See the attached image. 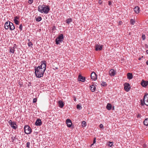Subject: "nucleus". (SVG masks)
I'll return each mask as SVG.
<instances>
[{
  "label": "nucleus",
  "instance_id": "1",
  "mask_svg": "<svg viewBox=\"0 0 148 148\" xmlns=\"http://www.w3.org/2000/svg\"><path fill=\"white\" fill-rule=\"evenodd\" d=\"M46 62L43 60L41 62L40 65L35 67V74L37 77L40 78L43 77L44 72L46 69Z\"/></svg>",
  "mask_w": 148,
  "mask_h": 148
},
{
  "label": "nucleus",
  "instance_id": "2",
  "mask_svg": "<svg viewBox=\"0 0 148 148\" xmlns=\"http://www.w3.org/2000/svg\"><path fill=\"white\" fill-rule=\"evenodd\" d=\"M38 10L41 13L44 12L45 14H47L49 11L50 8L48 6L43 5L38 6Z\"/></svg>",
  "mask_w": 148,
  "mask_h": 148
},
{
  "label": "nucleus",
  "instance_id": "3",
  "mask_svg": "<svg viewBox=\"0 0 148 148\" xmlns=\"http://www.w3.org/2000/svg\"><path fill=\"white\" fill-rule=\"evenodd\" d=\"M64 38L63 35L61 34L55 39L56 44V45H58L62 42L63 41Z\"/></svg>",
  "mask_w": 148,
  "mask_h": 148
},
{
  "label": "nucleus",
  "instance_id": "4",
  "mask_svg": "<svg viewBox=\"0 0 148 148\" xmlns=\"http://www.w3.org/2000/svg\"><path fill=\"white\" fill-rule=\"evenodd\" d=\"M143 102L142 100H141V104L142 105H143L144 104L147 106H148V94L145 95L144 97Z\"/></svg>",
  "mask_w": 148,
  "mask_h": 148
},
{
  "label": "nucleus",
  "instance_id": "5",
  "mask_svg": "<svg viewBox=\"0 0 148 148\" xmlns=\"http://www.w3.org/2000/svg\"><path fill=\"white\" fill-rule=\"evenodd\" d=\"M24 129L25 133L27 134H30L32 132V129L28 125L25 126Z\"/></svg>",
  "mask_w": 148,
  "mask_h": 148
},
{
  "label": "nucleus",
  "instance_id": "6",
  "mask_svg": "<svg viewBox=\"0 0 148 148\" xmlns=\"http://www.w3.org/2000/svg\"><path fill=\"white\" fill-rule=\"evenodd\" d=\"M8 123L13 129L16 130L17 128V125L16 122L14 121L12 122L11 120H10L8 121Z\"/></svg>",
  "mask_w": 148,
  "mask_h": 148
},
{
  "label": "nucleus",
  "instance_id": "7",
  "mask_svg": "<svg viewBox=\"0 0 148 148\" xmlns=\"http://www.w3.org/2000/svg\"><path fill=\"white\" fill-rule=\"evenodd\" d=\"M124 88L125 91L127 92L129 91L130 88V86L128 83H126L124 84Z\"/></svg>",
  "mask_w": 148,
  "mask_h": 148
},
{
  "label": "nucleus",
  "instance_id": "8",
  "mask_svg": "<svg viewBox=\"0 0 148 148\" xmlns=\"http://www.w3.org/2000/svg\"><path fill=\"white\" fill-rule=\"evenodd\" d=\"M102 45L96 44L95 46V50L96 51L101 50L102 49Z\"/></svg>",
  "mask_w": 148,
  "mask_h": 148
},
{
  "label": "nucleus",
  "instance_id": "9",
  "mask_svg": "<svg viewBox=\"0 0 148 148\" xmlns=\"http://www.w3.org/2000/svg\"><path fill=\"white\" fill-rule=\"evenodd\" d=\"M66 123L68 127H71L72 123L70 119H67L66 120Z\"/></svg>",
  "mask_w": 148,
  "mask_h": 148
},
{
  "label": "nucleus",
  "instance_id": "10",
  "mask_svg": "<svg viewBox=\"0 0 148 148\" xmlns=\"http://www.w3.org/2000/svg\"><path fill=\"white\" fill-rule=\"evenodd\" d=\"M91 79L94 80H95L97 79V75L95 72H93L91 73Z\"/></svg>",
  "mask_w": 148,
  "mask_h": 148
},
{
  "label": "nucleus",
  "instance_id": "11",
  "mask_svg": "<svg viewBox=\"0 0 148 148\" xmlns=\"http://www.w3.org/2000/svg\"><path fill=\"white\" fill-rule=\"evenodd\" d=\"M85 77L82 76L81 75H79L78 77V80L79 81H81L84 82L85 81Z\"/></svg>",
  "mask_w": 148,
  "mask_h": 148
},
{
  "label": "nucleus",
  "instance_id": "12",
  "mask_svg": "<svg viewBox=\"0 0 148 148\" xmlns=\"http://www.w3.org/2000/svg\"><path fill=\"white\" fill-rule=\"evenodd\" d=\"M35 124L36 126H40L42 125V122L41 120L38 119H37L35 122Z\"/></svg>",
  "mask_w": 148,
  "mask_h": 148
},
{
  "label": "nucleus",
  "instance_id": "13",
  "mask_svg": "<svg viewBox=\"0 0 148 148\" xmlns=\"http://www.w3.org/2000/svg\"><path fill=\"white\" fill-rule=\"evenodd\" d=\"M11 22L10 21H7L5 24V28L6 29H9V25H10Z\"/></svg>",
  "mask_w": 148,
  "mask_h": 148
},
{
  "label": "nucleus",
  "instance_id": "14",
  "mask_svg": "<svg viewBox=\"0 0 148 148\" xmlns=\"http://www.w3.org/2000/svg\"><path fill=\"white\" fill-rule=\"evenodd\" d=\"M141 84L143 87H145L148 85V81H142Z\"/></svg>",
  "mask_w": 148,
  "mask_h": 148
},
{
  "label": "nucleus",
  "instance_id": "15",
  "mask_svg": "<svg viewBox=\"0 0 148 148\" xmlns=\"http://www.w3.org/2000/svg\"><path fill=\"white\" fill-rule=\"evenodd\" d=\"M58 106L60 108H62L64 106L63 102L61 100H60L58 102Z\"/></svg>",
  "mask_w": 148,
  "mask_h": 148
},
{
  "label": "nucleus",
  "instance_id": "16",
  "mask_svg": "<svg viewBox=\"0 0 148 148\" xmlns=\"http://www.w3.org/2000/svg\"><path fill=\"white\" fill-rule=\"evenodd\" d=\"M134 10L135 13L138 14L140 12V8L138 6H136L134 8Z\"/></svg>",
  "mask_w": 148,
  "mask_h": 148
},
{
  "label": "nucleus",
  "instance_id": "17",
  "mask_svg": "<svg viewBox=\"0 0 148 148\" xmlns=\"http://www.w3.org/2000/svg\"><path fill=\"white\" fill-rule=\"evenodd\" d=\"M90 89L92 92H94L95 89V86L93 85H91L90 86Z\"/></svg>",
  "mask_w": 148,
  "mask_h": 148
},
{
  "label": "nucleus",
  "instance_id": "18",
  "mask_svg": "<svg viewBox=\"0 0 148 148\" xmlns=\"http://www.w3.org/2000/svg\"><path fill=\"white\" fill-rule=\"evenodd\" d=\"M10 25V30H12L15 29V26H14V25L12 23V22L11 23Z\"/></svg>",
  "mask_w": 148,
  "mask_h": 148
},
{
  "label": "nucleus",
  "instance_id": "19",
  "mask_svg": "<svg viewBox=\"0 0 148 148\" xmlns=\"http://www.w3.org/2000/svg\"><path fill=\"white\" fill-rule=\"evenodd\" d=\"M127 78L129 79H130L133 78V76L132 73H128L127 74Z\"/></svg>",
  "mask_w": 148,
  "mask_h": 148
},
{
  "label": "nucleus",
  "instance_id": "20",
  "mask_svg": "<svg viewBox=\"0 0 148 148\" xmlns=\"http://www.w3.org/2000/svg\"><path fill=\"white\" fill-rule=\"evenodd\" d=\"M56 64H57L56 63H54L53 65V69L55 70L57 69H58V66H56Z\"/></svg>",
  "mask_w": 148,
  "mask_h": 148
},
{
  "label": "nucleus",
  "instance_id": "21",
  "mask_svg": "<svg viewBox=\"0 0 148 148\" xmlns=\"http://www.w3.org/2000/svg\"><path fill=\"white\" fill-rule=\"evenodd\" d=\"M116 73V71L113 69H112V76H114Z\"/></svg>",
  "mask_w": 148,
  "mask_h": 148
},
{
  "label": "nucleus",
  "instance_id": "22",
  "mask_svg": "<svg viewBox=\"0 0 148 148\" xmlns=\"http://www.w3.org/2000/svg\"><path fill=\"white\" fill-rule=\"evenodd\" d=\"M72 21V19L71 18H69L66 20V23L67 24H69Z\"/></svg>",
  "mask_w": 148,
  "mask_h": 148
},
{
  "label": "nucleus",
  "instance_id": "23",
  "mask_svg": "<svg viewBox=\"0 0 148 148\" xmlns=\"http://www.w3.org/2000/svg\"><path fill=\"white\" fill-rule=\"evenodd\" d=\"M143 123L146 126H148V119H145Z\"/></svg>",
  "mask_w": 148,
  "mask_h": 148
},
{
  "label": "nucleus",
  "instance_id": "24",
  "mask_svg": "<svg viewBox=\"0 0 148 148\" xmlns=\"http://www.w3.org/2000/svg\"><path fill=\"white\" fill-rule=\"evenodd\" d=\"M106 108L108 110H111V104L108 103L106 106Z\"/></svg>",
  "mask_w": 148,
  "mask_h": 148
},
{
  "label": "nucleus",
  "instance_id": "25",
  "mask_svg": "<svg viewBox=\"0 0 148 148\" xmlns=\"http://www.w3.org/2000/svg\"><path fill=\"white\" fill-rule=\"evenodd\" d=\"M42 20V18L40 16H38L37 18H36V21L37 22H39Z\"/></svg>",
  "mask_w": 148,
  "mask_h": 148
},
{
  "label": "nucleus",
  "instance_id": "26",
  "mask_svg": "<svg viewBox=\"0 0 148 148\" xmlns=\"http://www.w3.org/2000/svg\"><path fill=\"white\" fill-rule=\"evenodd\" d=\"M15 51L14 49L12 48V47H11L10 48V52L12 53H14V52Z\"/></svg>",
  "mask_w": 148,
  "mask_h": 148
},
{
  "label": "nucleus",
  "instance_id": "27",
  "mask_svg": "<svg viewBox=\"0 0 148 148\" xmlns=\"http://www.w3.org/2000/svg\"><path fill=\"white\" fill-rule=\"evenodd\" d=\"M16 136L15 137H11V139L12 140V142H14V140L16 139L18 140V138L17 137H16Z\"/></svg>",
  "mask_w": 148,
  "mask_h": 148
},
{
  "label": "nucleus",
  "instance_id": "28",
  "mask_svg": "<svg viewBox=\"0 0 148 148\" xmlns=\"http://www.w3.org/2000/svg\"><path fill=\"white\" fill-rule=\"evenodd\" d=\"M14 22L16 25H18L19 22L18 20L16 19H14Z\"/></svg>",
  "mask_w": 148,
  "mask_h": 148
},
{
  "label": "nucleus",
  "instance_id": "29",
  "mask_svg": "<svg viewBox=\"0 0 148 148\" xmlns=\"http://www.w3.org/2000/svg\"><path fill=\"white\" fill-rule=\"evenodd\" d=\"M101 85L102 86H106V82H102V83H101Z\"/></svg>",
  "mask_w": 148,
  "mask_h": 148
},
{
  "label": "nucleus",
  "instance_id": "30",
  "mask_svg": "<svg viewBox=\"0 0 148 148\" xmlns=\"http://www.w3.org/2000/svg\"><path fill=\"white\" fill-rule=\"evenodd\" d=\"M77 108L79 110H81L82 108L81 106L80 105L78 104L77 105Z\"/></svg>",
  "mask_w": 148,
  "mask_h": 148
},
{
  "label": "nucleus",
  "instance_id": "31",
  "mask_svg": "<svg viewBox=\"0 0 148 148\" xmlns=\"http://www.w3.org/2000/svg\"><path fill=\"white\" fill-rule=\"evenodd\" d=\"M28 45L29 47H32V46L33 45V44L31 42H30L28 43Z\"/></svg>",
  "mask_w": 148,
  "mask_h": 148
},
{
  "label": "nucleus",
  "instance_id": "32",
  "mask_svg": "<svg viewBox=\"0 0 148 148\" xmlns=\"http://www.w3.org/2000/svg\"><path fill=\"white\" fill-rule=\"evenodd\" d=\"M30 143L29 142H27L26 143V147L29 148L30 147Z\"/></svg>",
  "mask_w": 148,
  "mask_h": 148
},
{
  "label": "nucleus",
  "instance_id": "33",
  "mask_svg": "<svg viewBox=\"0 0 148 148\" xmlns=\"http://www.w3.org/2000/svg\"><path fill=\"white\" fill-rule=\"evenodd\" d=\"M82 126L84 127L86 125V122L85 121H83L82 123Z\"/></svg>",
  "mask_w": 148,
  "mask_h": 148
},
{
  "label": "nucleus",
  "instance_id": "34",
  "mask_svg": "<svg viewBox=\"0 0 148 148\" xmlns=\"http://www.w3.org/2000/svg\"><path fill=\"white\" fill-rule=\"evenodd\" d=\"M96 138L95 137L94 138L93 141V143L91 144V146L92 145L94 144L96 142Z\"/></svg>",
  "mask_w": 148,
  "mask_h": 148
},
{
  "label": "nucleus",
  "instance_id": "35",
  "mask_svg": "<svg viewBox=\"0 0 148 148\" xmlns=\"http://www.w3.org/2000/svg\"><path fill=\"white\" fill-rule=\"evenodd\" d=\"M23 26L22 24H21L19 27V28L20 30L21 31L22 30Z\"/></svg>",
  "mask_w": 148,
  "mask_h": 148
},
{
  "label": "nucleus",
  "instance_id": "36",
  "mask_svg": "<svg viewBox=\"0 0 148 148\" xmlns=\"http://www.w3.org/2000/svg\"><path fill=\"white\" fill-rule=\"evenodd\" d=\"M130 22L131 24L133 25L135 23V21L133 19H131Z\"/></svg>",
  "mask_w": 148,
  "mask_h": 148
},
{
  "label": "nucleus",
  "instance_id": "37",
  "mask_svg": "<svg viewBox=\"0 0 148 148\" xmlns=\"http://www.w3.org/2000/svg\"><path fill=\"white\" fill-rule=\"evenodd\" d=\"M37 101V99L36 98H35L33 99V103H34L36 102Z\"/></svg>",
  "mask_w": 148,
  "mask_h": 148
},
{
  "label": "nucleus",
  "instance_id": "38",
  "mask_svg": "<svg viewBox=\"0 0 148 148\" xmlns=\"http://www.w3.org/2000/svg\"><path fill=\"white\" fill-rule=\"evenodd\" d=\"M99 127H100V128H101V129H103V125L102 124H101L99 125Z\"/></svg>",
  "mask_w": 148,
  "mask_h": 148
},
{
  "label": "nucleus",
  "instance_id": "39",
  "mask_svg": "<svg viewBox=\"0 0 148 148\" xmlns=\"http://www.w3.org/2000/svg\"><path fill=\"white\" fill-rule=\"evenodd\" d=\"M33 2V0H29L28 1V3L31 4H32Z\"/></svg>",
  "mask_w": 148,
  "mask_h": 148
},
{
  "label": "nucleus",
  "instance_id": "40",
  "mask_svg": "<svg viewBox=\"0 0 148 148\" xmlns=\"http://www.w3.org/2000/svg\"><path fill=\"white\" fill-rule=\"evenodd\" d=\"M19 17H18V16H16L14 17V19H16V20H17V19H19Z\"/></svg>",
  "mask_w": 148,
  "mask_h": 148
},
{
  "label": "nucleus",
  "instance_id": "41",
  "mask_svg": "<svg viewBox=\"0 0 148 148\" xmlns=\"http://www.w3.org/2000/svg\"><path fill=\"white\" fill-rule=\"evenodd\" d=\"M142 38L143 40H144L145 39V35H143L142 36Z\"/></svg>",
  "mask_w": 148,
  "mask_h": 148
},
{
  "label": "nucleus",
  "instance_id": "42",
  "mask_svg": "<svg viewBox=\"0 0 148 148\" xmlns=\"http://www.w3.org/2000/svg\"><path fill=\"white\" fill-rule=\"evenodd\" d=\"M16 44H14L13 45V47L12 48H14V49H15V48H16Z\"/></svg>",
  "mask_w": 148,
  "mask_h": 148
},
{
  "label": "nucleus",
  "instance_id": "43",
  "mask_svg": "<svg viewBox=\"0 0 148 148\" xmlns=\"http://www.w3.org/2000/svg\"><path fill=\"white\" fill-rule=\"evenodd\" d=\"M109 144H107V145H108V146H109L110 147H111V145H110L111 144V142L109 141Z\"/></svg>",
  "mask_w": 148,
  "mask_h": 148
},
{
  "label": "nucleus",
  "instance_id": "44",
  "mask_svg": "<svg viewBox=\"0 0 148 148\" xmlns=\"http://www.w3.org/2000/svg\"><path fill=\"white\" fill-rule=\"evenodd\" d=\"M141 115H140V114H138L137 115V117L138 118H139V117L140 118V117H141Z\"/></svg>",
  "mask_w": 148,
  "mask_h": 148
},
{
  "label": "nucleus",
  "instance_id": "45",
  "mask_svg": "<svg viewBox=\"0 0 148 148\" xmlns=\"http://www.w3.org/2000/svg\"><path fill=\"white\" fill-rule=\"evenodd\" d=\"M122 22L121 21H119V23L120 25L121 24H122Z\"/></svg>",
  "mask_w": 148,
  "mask_h": 148
},
{
  "label": "nucleus",
  "instance_id": "46",
  "mask_svg": "<svg viewBox=\"0 0 148 148\" xmlns=\"http://www.w3.org/2000/svg\"><path fill=\"white\" fill-rule=\"evenodd\" d=\"M56 28V27L55 26H53L52 27V29L54 30Z\"/></svg>",
  "mask_w": 148,
  "mask_h": 148
},
{
  "label": "nucleus",
  "instance_id": "47",
  "mask_svg": "<svg viewBox=\"0 0 148 148\" xmlns=\"http://www.w3.org/2000/svg\"><path fill=\"white\" fill-rule=\"evenodd\" d=\"M109 74L110 75H111V69L110 70L109 72Z\"/></svg>",
  "mask_w": 148,
  "mask_h": 148
},
{
  "label": "nucleus",
  "instance_id": "48",
  "mask_svg": "<svg viewBox=\"0 0 148 148\" xmlns=\"http://www.w3.org/2000/svg\"><path fill=\"white\" fill-rule=\"evenodd\" d=\"M109 5H111V1H109Z\"/></svg>",
  "mask_w": 148,
  "mask_h": 148
},
{
  "label": "nucleus",
  "instance_id": "49",
  "mask_svg": "<svg viewBox=\"0 0 148 148\" xmlns=\"http://www.w3.org/2000/svg\"><path fill=\"white\" fill-rule=\"evenodd\" d=\"M99 4H101V3H102V2H101V1L100 0V1H99Z\"/></svg>",
  "mask_w": 148,
  "mask_h": 148
},
{
  "label": "nucleus",
  "instance_id": "50",
  "mask_svg": "<svg viewBox=\"0 0 148 148\" xmlns=\"http://www.w3.org/2000/svg\"><path fill=\"white\" fill-rule=\"evenodd\" d=\"M146 63V64H147V65H148V61H147Z\"/></svg>",
  "mask_w": 148,
  "mask_h": 148
},
{
  "label": "nucleus",
  "instance_id": "51",
  "mask_svg": "<svg viewBox=\"0 0 148 148\" xmlns=\"http://www.w3.org/2000/svg\"><path fill=\"white\" fill-rule=\"evenodd\" d=\"M141 58H138V60H141Z\"/></svg>",
  "mask_w": 148,
  "mask_h": 148
},
{
  "label": "nucleus",
  "instance_id": "52",
  "mask_svg": "<svg viewBox=\"0 0 148 148\" xmlns=\"http://www.w3.org/2000/svg\"><path fill=\"white\" fill-rule=\"evenodd\" d=\"M146 52L147 54H148V50L146 51Z\"/></svg>",
  "mask_w": 148,
  "mask_h": 148
},
{
  "label": "nucleus",
  "instance_id": "53",
  "mask_svg": "<svg viewBox=\"0 0 148 148\" xmlns=\"http://www.w3.org/2000/svg\"><path fill=\"white\" fill-rule=\"evenodd\" d=\"M112 109H113V110H114V106H113V107H112Z\"/></svg>",
  "mask_w": 148,
  "mask_h": 148
},
{
  "label": "nucleus",
  "instance_id": "54",
  "mask_svg": "<svg viewBox=\"0 0 148 148\" xmlns=\"http://www.w3.org/2000/svg\"><path fill=\"white\" fill-rule=\"evenodd\" d=\"M9 29H10V25H9Z\"/></svg>",
  "mask_w": 148,
  "mask_h": 148
},
{
  "label": "nucleus",
  "instance_id": "55",
  "mask_svg": "<svg viewBox=\"0 0 148 148\" xmlns=\"http://www.w3.org/2000/svg\"><path fill=\"white\" fill-rule=\"evenodd\" d=\"M112 142H111V143H112Z\"/></svg>",
  "mask_w": 148,
  "mask_h": 148
},
{
  "label": "nucleus",
  "instance_id": "56",
  "mask_svg": "<svg viewBox=\"0 0 148 148\" xmlns=\"http://www.w3.org/2000/svg\"><path fill=\"white\" fill-rule=\"evenodd\" d=\"M143 58V56H142V57H141V58Z\"/></svg>",
  "mask_w": 148,
  "mask_h": 148
},
{
  "label": "nucleus",
  "instance_id": "57",
  "mask_svg": "<svg viewBox=\"0 0 148 148\" xmlns=\"http://www.w3.org/2000/svg\"><path fill=\"white\" fill-rule=\"evenodd\" d=\"M74 100H75V99Z\"/></svg>",
  "mask_w": 148,
  "mask_h": 148
},
{
  "label": "nucleus",
  "instance_id": "58",
  "mask_svg": "<svg viewBox=\"0 0 148 148\" xmlns=\"http://www.w3.org/2000/svg\"><path fill=\"white\" fill-rule=\"evenodd\" d=\"M111 109H112V107H111Z\"/></svg>",
  "mask_w": 148,
  "mask_h": 148
},
{
  "label": "nucleus",
  "instance_id": "59",
  "mask_svg": "<svg viewBox=\"0 0 148 148\" xmlns=\"http://www.w3.org/2000/svg\"><path fill=\"white\" fill-rule=\"evenodd\" d=\"M111 109H112V107H111Z\"/></svg>",
  "mask_w": 148,
  "mask_h": 148
},
{
  "label": "nucleus",
  "instance_id": "60",
  "mask_svg": "<svg viewBox=\"0 0 148 148\" xmlns=\"http://www.w3.org/2000/svg\"><path fill=\"white\" fill-rule=\"evenodd\" d=\"M111 109H112V107H111Z\"/></svg>",
  "mask_w": 148,
  "mask_h": 148
}]
</instances>
